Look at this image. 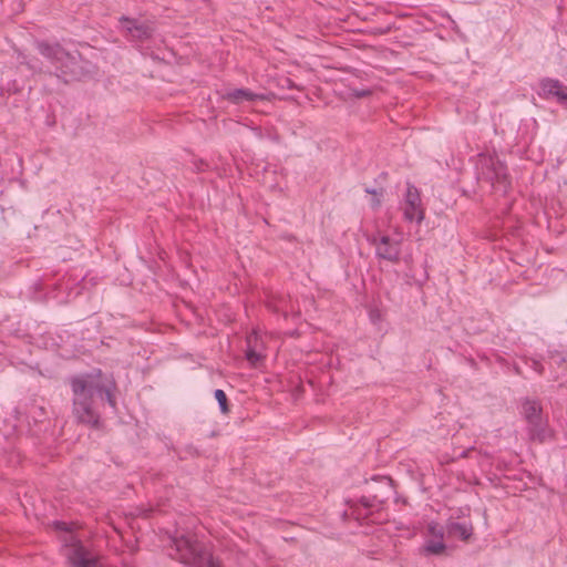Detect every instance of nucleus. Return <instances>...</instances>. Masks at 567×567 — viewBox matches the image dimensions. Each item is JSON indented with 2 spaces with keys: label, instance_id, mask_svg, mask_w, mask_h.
Segmentation results:
<instances>
[{
  "label": "nucleus",
  "instance_id": "nucleus-1",
  "mask_svg": "<svg viewBox=\"0 0 567 567\" xmlns=\"http://www.w3.org/2000/svg\"><path fill=\"white\" fill-rule=\"evenodd\" d=\"M72 391V414L78 423L99 429L101 425L100 406L107 403L116 408L112 393L113 384L103 379L102 372L81 373L69 379Z\"/></svg>",
  "mask_w": 567,
  "mask_h": 567
},
{
  "label": "nucleus",
  "instance_id": "nucleus-15",
  "mask_svg": "<svg viewBox=\"0 0 567 567\" xmlns=\"http://www.w3.org/2000/svg\"><path fill=\"white\" fill-rule=\"evenodd\" d=\"M214 395L219 404L220 411L223 413H227L229 411V408H228V400H227L226 393L223 390L217 389V390H215Z\"/></svg>",
  "mask_w": 567,
  "mask_h": 567
},
{
  "label": "nucleus",
  "instance_id": "nucleus-5",
  "mask_svg": "<svg viewBox=\"0 0 567 567\" xmlns=\"http://www.w3.org/2000/svg\"><path fill=\"white\" fill-rule=\"evenodd\" d=\"M543 409L538 401L525 399L522 403V414L527 422V431L530 440L539 443L550 436L546 420L543 417Z\"/></svg>",
  "mask_w": 567,
  "mask_h": 567
},
{
  "label": "nucleus",
  "instance_id": "nucleus-9",
  "mask_svg": "<svg viewBox=\"0 0 567 567\" xmlns=\"http://www.w3.org/2000/svg\"><path fill=\"white\" fill-rule=\"evenodd\" d=\"M375 247V256L390 262H399L401 255V240L393 239L388 235L373 236L369 239Z\"/></svg>",
  "mask_w": 567,
  "mask_h": 567
},
{
  "label": "nucleus",
  "instance_id": "nucleus-2",
  "mask_svg": "<svg viewBox=\"0 0 567 567\" xmlns=\"http://www.w3.org/2000/svg\"><path fill=\"white\" fill-rule=\"evenodd\" d=\"M35 47L47 61L45 65L35 58L24 54L18 56L19 64L25 65L33 73L54 75L63 83L80 81L90 73V63L78 52L70 53L61 44L47 41H38Z\"/></svg>",
  "mask_w": 567,
  "mask_h": 567
},
{
  "label": "nucleus",
  "instance_id": "nucleus-4",
  "mask_svg": "<svg viewBox=\"0 0 567 567\" xmlns=\"http://www.w3.org/2000/svg\"><path fill=\"white\" fill-rule=\"evenodd\" d=\"M477 178L478 181L491 184L494 189L504 194L511 188V178L507 173V167L493 155H480Z\"/></svg>",
  "mask_w": 567,
  "mask_h": 567
},
{
  "label": "nucleus",
  "instance_id": "nucleus-6",
  "mask_svg": "<svg viewBox=\"0 0 567 567\" xmlns=\"http://www.w3.org/2000/svg\"><path fill=\"white\" fill-rule=\"evenodd\" d=\"M118 21L120 30L130 42H145L150 40L155 32L154 24L148 20L122 16Z\"/></svg>",
  "mask_w": 567,
  "mask_h": 567
},
{
  "label": "nucleus",
  "instance_id": "nucleus-12",
  "mask_svg": "<svg viewBox=\"0 0 567 567\" xmlns=\"http://www.w3.org/2000/svg\"><path fill=\"white\" fill-rule=\"evenodd\" d=\"M225 99H227L231 103L240 104L243 102L256 101L258 99H261V96L259 94L251 92L248 89H235V90L228 91L225 94Z\"/></svg>",
  "mask_w": 567,
  "mask_h": 567
},
{
  "label": "nucleus",
  "instance_id": "nucleus-14",
  "mask_svg": "<svg viewBox=\"0 0 567 567\" xmlns=\"http://www.w3.org/2000/svg\"><path fill=\"white\" fill-rule=\"evenodd\" d=\"M247 342L248 349L246 350V359L250 364L256 365L264 355L250 346L251 337L248 338Z\"/></svg>",
  "mask_w": 567,
  "mask_h": 567
},
{
  "label": "nucleus",
  "instance_id": "nucleus-23",
  "mask_svg": "<svg viewBox=\"0 0 567 567\" xmlns=\"http://www.w3.org/2000/svg\"><path fill=\"white\" fill-rule=\"evenodd\" d=\"M367 192H368V193H370V194L377 195V190H375V189H369V188H367Z\"/></svg>",
  "mask_w": 567,
  "mask_h": 567
},
{
  "label": "nucleus",
  "instance_id": "nucleus-3",
  "mask_svg": "<svg viewBox=\"0 0 567 567\" xmlns=\"http://www.w3.org/2000/svg\"><path fill=\"white\" fill-rule=\"evenodd\" d=\"M176 557L183 564L189 567H219L212 555H209L202 545L189 536L182 535L173 539Z\"/></svg>",
  "mask_w": 567,
  "mask_h": 567
},
{
  "label": "nucleus",
  "instance_id": "nucleus-8",
  "mask_svg": "<svg viewBox=\"0 0 567 567\" xmlns=\"http://www.w3.org/2000/svg\"><path fill=\"white\" fill-rule=\"evenodd\" d=\"M404 219L421 224L424 219V208L419 189L411 183L406 184V192L401 204Z\"/></svg>",
  "mask_w": 567,
  "mask_h": 567
},
{
  "label": "nucleus",
  "instance_id": "nucleus-22",
  "mask_svg": "<svg viewBox=\"0 0 567 567\" xmlns=\"http://www.w3.org/2000/svg\"><path fill=\"white\" fill-rule=\"evenodd\" d=\"M372 206H373V207H378V206H380V199H378V198H377V199H373V202H372Z\"/></svg>",
  "mask_w": 567,
  "mask_h": 567
},
{
  "label": "nucleus",
  "instance_id": "nucleus-13",
  "mask_svg": "<svg viewBox=\"0 0 567 567\" xmlns=\"http://www.w3.org/2000/svg\"><path fill=\"white\" fill-rule=\"evenodd\" d=\"M446 546L443 539H427L424 545V553L432 555H441L445 551Z\"/></svg>",
  "mask_w": 567,
  "mask_h": 567
},
{
  "label": "nucleus",
  "instance_id": "nucleus-10",
  "mask_svg": "<svg viewBox=\"0 0 567 567\" xmlns=\"http://www.w3.org/2000/svg\"><path fill=\"white\" fill-rule=\"evenodd\" d=\"M540 90L544 97H556L558 102L567 103V87L560 81L544 79L540 82Z\"/></svg>",
  "mask_w": 567,
  "mask_h": 567
},
{
  "label": "nucleus",
  "instance_id": "nucleus-20",
  "mask_svg": "<svg viewBox=\"0 0 567 567\" xmlns=\"http://www.w3.org/2000/svg\"><path fill=\"white\" fill-rule=\"evenodd\" d=\"M529 365L537 373H539V374L544 373V367H543V364L538 360L532 359Z\"/></svg>",
  "mask_w": 567,
  "mask_h": 567
},
{
  "label": "nucleus",
  "instance_id": "nucleus-19",
  "mask_svg": "<svg viewBox=\"0 0 567 567\" xmlns=\"http://www.w3.org/2000/svg\"><path fill=\"white\" fill-rule=\"evenodd\" d=\"M550 358L554 361V363L558 367L563 365L564 363H567V359L559 352L555 351L550 353Z\"/></svg>",
  "mask_w": 567,
  "mask_h": 567
},
{
  "label": "nucleus",
  "instance_id": "nucleus-7",
  "mask_svg": "<svg viewBox=\"0 0 567 567\" xmlns=\"http://www.w3.org/2000/svg\"><path fill=\"white\" fill-rule=\"evenodd\" d=\"M65 557L73 567H96V558L74 535L65 539Z\"/></svg>",
  "mask_w": 567,
  "mask_h": 567
},
{
  "label": "nucleus",
  "instance_id": "nucleus-18",
  "mask_svg": "<svg viewBox=\"0 0 567 567\" xmlns=\"http://www.w3.org/2000/svg\"><path fill=\"white\" fill-rule=\"evenodd\" d=\"M371 94L369 89H351V95L358 99L367 97Z\"/></svg>",
  "mask_w": 567,
  "mask_h": 567
},
{
  "label": "nucleus",
  "instance_id": "nucleus-21",
  "mask_svg": "<svg viewBox=\"0 0 567 567\" xmlns=\"http://www.w3.org/2000/svg\"><path fill=\"white\" fill-rule=\"evenodd\" d=\"M351 516H353L355 519L365 518L368 516V513H361L359 507H351Z\"/></svg>",
  "mask_w": 567,
  "mask_h": 567
},
{
  "label": "nucleus",
  "instance_id": "nucleus-11",
  "mask_svg": "<svg viewBox=\"0 0 567 567\" xmlns=\"http://www.w3.org/2000/svg\"><path fill=\"white\" fill-rule=\"evenodd\" d=\"M446 532L450 536L457 537L462 540H468L473 534V526L471 523L449 520L446 524Z\"/></svg>",
  "mask_w": 567,
  "mask_h": 567
},
{
  "label": "nucleus",
  "instance_id": "nucleus-17",
  "mask_svg": "<svg viewBox=\"0 0 567 567\" xmlns=\"http://www.w3.org/2000/svg\"><path fill=\"white\" fill-rule=\"evenodd\" d=\"M427 533L435 539H443L444 537L443 528L436 523H430L427 525Z\"/></svg>",
  "mask_w": 567,
  "mask_h": 567
},
{
  "label": "nucleus",
  "instance_id": "nucleus-16",
  "mask_svg": "<svg viewBox=\"0 0 567 567\" xmlns=\"http://www.w3.org/2000/svg\"><path fill=\"white\" fill-rule=\"evenodd\" d=\"M360 505L364 508V509H372V508H379L381 502L378 501V498L375 496L373 497H367V496H362L359 501Z\"/></svg>",
  "mask_w": 567,
  "mask_h": 567
}]
</instances>
